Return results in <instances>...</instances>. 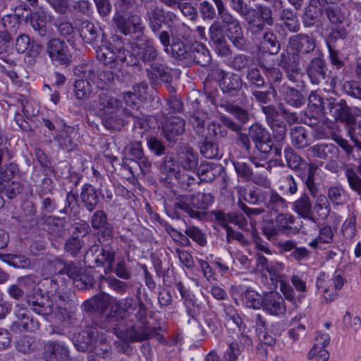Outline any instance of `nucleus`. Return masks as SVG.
Instances as JSON below:
<instances>
[{
    "instance_id": "nucleus-29",
    "label": "nucleus",
    "mask_w": 361,
    "mask_h": 361,
    "mask_svg": "<svg viewBox=\"0 0 361 361\" xmlns=\"http://www.w3.org/2000/svg\"><path fill=\"white\" fill-rule=\"evenodd\" d=\"M242 87L243 80L241 77L233 73H228L219 84L222 92L228 97L238 96Z\"/></svg>"
},
{
    "instance_id": "nucleus-50",
    "label": "nucleus",
    "mask_w": 361,
    "mask_h": 361,
    "mask_svg": "<svg viewBox=\"0 0 361 361\" xmlns=\"http://www.w3.org/2000/svg\"><path fill=\"white\" fill-rule=\"evenodd\" d=\"M47 19V13L43 11H35L32 16L30 23L35 30L37 31L42 36L47 32L46 22Z\"/></svg>"
},
{
    "instance_id": "nucleus-23",
    "label": "nucleus",
    "mask_w": 361,
    "mask_h": 361,
    "mask_svg": "<svg viewBox=\"0 0 361 361\" xmlns=\"http://www.w3.org/2000/svg\"><path fill=\"white\" fill-rule=\"evenodd\" d=\"M212 47L218 56L226 57L231 54V49L217 23H213L209 29Z\"/></svg>"
},
{
    "instance_id": "nucleus-32",
    "label": "nucleus",
    "mask_w": 361,
    "mask_h": 361,
    "mask_svg": "<svg viewBox=\"0 0 361 361\" xmlns=\"http://www.w3.org/2000/svg\"><path fill=\"white\" fill-rule=\"evenodd\" d=\"M334 239V232L331 226L323 225L319 227L317 236L308 243V246L314 250L325 249V245L331 244Z\"/></svg>"
},
{
    "instance_id": "nucleus-53",
    "label": "nucleus",
    "mask_w": 361,
    "mask_h": 361,
    "mask_svg": "<svg viewBox=\"0 0 361 361\" xmlns=\"http://www.w3.org/2000/svg\"><path fill=\"white\" fill-rule=\"evenodd\" d=\"M329 283L330 281L328 279V276L325 273H320L316 280V286L318 290H322L323 292V296L328 301H332L334 300L336 294L334 292L330 291L329 289Z\"/></svg>"
},
{
    "instance_id": "nucleus-43",
    "label": "nucleus",
    "mask_w": 361,
    "mask_h": 361,
    "mask_svg": "<svg viewBox=\"0 0 361 361\" xmlns=\"http://www.w3.org/2000/svg\"><path fill=\"white\" fill-rule=\"evenodd\" d=\"M282 23L278 24L284 27L292 32H296L300 30V24L297 15L291 9H283L281 15Z\"/></svg>"
},
{
    "instance_id": "nucleus-49",
    "label": "nucleus",
    "mask_w": 361,
    "mask_h": 361,
    "mask_svg": "<svg viewBox=\"0 0 361 361\" xmlns=\"http://www.w3.org/2000/svg\"><path fill=\"white\" fill-rule=\"evenodd\" d=\"M214 4L216 6L218 13L220 16L224 30L239 21L226 9L223 0H214Z\"/></svg>"
},
{
    "instance_id": "nucleus-37",
    "label": "nucleus",
    "mask_w": 361,
    "mask_h": 361,
    "mask_svg": "<svg viewBox=\"0 0 361 361\" xmlns=\"http://www.w3.org/2000/svg\"><path fill=\"white\" fill-rule=\"evenodd\" d=\"M90 351H92L99 358L111 359L112 350L111 344L105 336L99 332Z\"/></svg>"
},
{
    "instance_id": "nucleus-54",
    "label": "nucleus",
    "mask_w": 361,
    "mask_h": 361,
    "mask_svg": "<svg viewBox=\"0 0 361 361\" xmlns=\"http://www.w3.org/2000/svg\"><path fill=\"white\" fill-rule=\"evenodd\" d=\"M343 329L350 334H356L361 328V319L347 312L343 318Z\"/></svg>"
},
{
    "instance_id": "nucleus-31",
    "label": "nucleus",
    "mask_w": 361,
    "mask_h": 361,
    "mask_svg": "<svg viewBox=\"0 0 361 361\" xmlns=\"http://www.w3.org/2000/svg\"><path fill=\"white\" fill-rule=\"evenodd\" d=\"M293 210L302 218L317 222V219L312 212V203L307 194H302L293 202Z\"/></svg>"
},
{
    "instance_id": "nucleus-24",
    "label": "nucleus",
    "mask_w": 361,
    "mask_h": 361,
    "mask_svg": "<svg viewBox=\"0 0 361 361\" xmlns=\"http://www.w3.org/2000/svg\"><path fill=\"white\" fill-rule=\"evenodd\" d=\"M183 305L185 309L187 315L190 317L188 323L193 324L196 326L200 332V334L204 335V330L202 325L198 321L197 317L200 312L203 310V305L202 302H199L195 294L190 295V297L183 300Z\"/></svg>"
},
{
    "instance_id": "nucleus-14",
    "label": "nucleus",
    "mask_w": 361,
    "mask_h": 361,
    "mask_svg": "<svg viewBox=\"0 0 361 361\" xmlns=\"http://www.w3.org/2000/svg\"><path fill=\"white\" fill-rule=\"evenodd\" d=\"M15 49L20 54L26 52V60L29 63H32L39 55L41 46L35 41H32L27 35L20 34L15 40Z\"/></svg>"
},
{
    "instance_id": "nucleus-62",
    "label": "nucleus",
    "mask_w": 361,
    "mask_h": 361,
    "mask_svg": "<svg viewBox=\"0 0 361 361\" xmlns=\"http://www.w3.org/2000/svg\"><path fill=\"white\" fill-rule=\"evenodd\" d=\"M272 130L273 137L277 143L283 144L286 137V125L283 121H276L269 125Z\"/></svg>"
},
{
    "instance_id": "nucleus-26",
    "label": "nucleus",
    "mask_w": 361,
    "mask_h": 361,
    "mask_svg": "<svg viewBox=\"0 0 361 361\" xmlns=\"http://www.w3.org/2000/svg\"><path fill=\"white\" fill-rule=\"evenodd\" d=\"M165 138L171 142L185 132V121L180 116H171L166 120L162 128Z\"/></svg>"
},
{
    "instance_id": "nucleus-40",
    "label": "nucleus",
    "mask_w": 361,
    "mask_h": 361,
    "mask_svg": "<svg viewBox=\"0 0 361 361\" xmlns=\"http://www.w3.org/2000/svg\"><path fill=\"white\" fill-rule=\"evenodd\" d=\"M149 328L143 324L132 325L126 329L125 335L130 343L142 342L149 340Z\"/></svg>"
},
{
    "instance_id": "nucleus-21",
    "label": "nucleus",
    "mask_w": 361,
    "mask_h": 361,
    "mask_svg": "<svg viewBox=\"0 0 361 361\" xmlns=\"http://www.w3.org/2000/svg\"><path fill=\"white\" fill-rule=\"evenodd\" d=\"M338 155V147L332 143H317L306 150V157L309 160L312 159H334Z\"/></svg>"
},
{
    "instance_id": "nucleus-9",
    "label": "nucleus",
    "mask_w": 361,
    "mask_h": 361,
    "mask_svg": "<svg viewBox=\"0 0 361 361\" xmlns=\"http://www.w3.org/2000/svg\"><path fill=\"white\" fill-rule=\"evenodd\" d=\"M316 47L315 39L307 34H297L288 39V49L298 59L312 52Z\"/></svg>"
},
{
    "instance_id": "nucleus-4",
    "label": "nucleus",
    "mask_w": 361,
    "mask_h": 361,
    "mask_svg": "<svg viewBox=\"0 0 361 361\" xmlns=\"http://www.w3.org/2000/svg\"><path fill=\"white\" fill-rule=\"evenodd\" d=\"M249 25L251 34L255 37H259L261 33L266 30L265 26L274 24L271 9L265 5H256V8L250 7L243 18Z\"/></svg>"
},
{
    "instance_id": "nucleus-12",
    "label": "nucleus",
    "mask_w": 361,
    "mask_h": 361,
    "mask_svg": "<svg viewBox=\"0 0 361 361\" xmlns=\"http://www.w3.org/2000/svg\"><path fill=\"white\" fill-rule=\"evenodd\" d=\"M114 20L118 29L124 35H130L134 39H138L142 36L143 26L137 15H131L128 18L118 16Z\"/></svg>"
},
{
    "instance_id": "nucleus-25",
    "label": "nucleus",
    "mask_w": 361,
    "mask_h": 361,
    "mask_svg": "<svg viewBox=\"0 0 361 361\" xmlns=\"http://www.w3.org/2000/svg\"><path fill=\"white\" fill-rule=\"evenodd\" d=\"M98 334L99 331L96 328L88 327L75 335L73 343L78 350L90 351Z\"/></svg>"
},
{
    "instance_id": "nucleus-33",
    "label": "nucleus",
    "mask_w": 361,
    "mask_h": 361,
    "mask_svg": "<svg viewBox=\"0 0 361 361\" xmlns=\"http://www.w3.org/2000/svg\"><path fill=\"white\" fill-rule=\"evenodd\" d=\"M224 30L226 36L235 47L240 50L245 49L246 39L239 21Z\"/></svg>"
},
{
    "instance_id": "nucleus-27",
    "label": "nucleus",
    "mask_w": 361,
    "mask_h": 361,
    "mask_svg": "<svg viewBox=\"0 0 361 361\" xmlns=\"http://www.w3.org/2000/svg\"><path fill=\"white\" fill-rule=\"evenodd\" d=\"M188 61H192L197 65L204 67L210 63L212 56L204 44L196 42L189 47Z\"/></svg>"
},
{
    "instance_id": "nucleus-15",
    "label": "nucleus",
    "mask_w": 361,
    "mask_h": 361,
    "mask_svg": "<svg viewBox=\"0 0 361 361\" xmlns=\"http://www.w3.org/2000/svg\"><path fill=\"white\" fill-rule=\"evenodd\" d=\"M146 69L147 76L152 85H157L160 82H168L172 80L171 68L164 62L162 58L150 63Z\"/></svg>"
},
{
    "instance_id": "nucleus-19",
    "label": "nucleus",
    "mask_w": 361,
    "mask_h": 361,
    "mask_svg": "<svg viewBox=\"0 0 361 361\" xmlns=\"http://www.w3.org/2000/svg\"><path fill=\"white\" fill-rule=\"evenodd\" d=\"M15 314L17 320L14 321L11 326L12 331H27L34 332L39 329V322L31 317L26 309L18 308L16 310Z\"/></svg>"
},
{
    "instance_id": "nucleus-30",
    "label": "nucleus",
    "mask_w": 361,
    "mask_h": 361,
    "mask_svg": "<svg viewBox=\"0 0 361 361\" xmlns=\"http://www.w3.org/2000/svg\"><path fill=\"white\" fill-rule=\"evenodd\" d=\"M259 38L261 39L259 49L262 51L271 55L277 54L279 52L281 44L271 29L267 28L264 30Z\"/></svg>"
},
{
    "instance_id": "nucleus-46",
    "label": "nucleus",
    "mask_w": 361,
    "mask_h": 361,
    "mask_svg": "<svg viewBox=\"0 0 361 361\" xmlns=\"http://www.w3.org/2000/svg\"><path fill=\"white\" fill-rule=\"evenodd\" d=\"M169 54L180 61H187L189 56V47L179 39H173L169 47Z\"/></svg>"
},
{
    "instance_id": "nucleus-20",
    "label": "nucleus",
    "mask_w": 361,
    "mask_h": 361,
    "mask_svg": "<svg viewBox=\"0 0 361 361\" xmlns=\"http://www.w3.org/2000/svg\"><path fill=\"white\" fill-rule=\"evenodd\" d=\"M91 226L93 229L99 231L100 235L107 241L111 240L114 227L108 220V216L103 209H95L90 218Z\"/></svg>"
},
{
    "instance_id": "nucleus-8",
    "label": "nucleus",
    "mask_w": 361,
    "mask_h": 361,
    "mask_svg": "<svg viewBox=\"0 0 361 361\" xmlns=\"http://www.w3.org/2000/svg\"><path fill=\"white\" fill-rule=\"evenodd\" d=\"M248 133L255 148L261 154L268 155L273 149V141L267 129L259 123L249 127Z\"/></svg>"
},
{
    "instance_id": "nucleus-45",
    "label": "nucleus",
    "mask_w": 361,
    "mask_h": 361,
    "mask_svg": "<svg viewBox=\"0 0 361 361\" xmlns=\"http://www.w3.org/2000/svg\"><path fill=\"white\" fill-rule=\"evenodd\" d=\"M317 170V165L310 163L308 165L307 171L300 173V178L302 182L305 184L309 192L313 197H315L317 193V187L314 183V175Z\"/></svg>"
},
{
    "instance_id": "nucleus-28",
    "label": "nucleus",
    "mask_w": 361,
    "mask_h": 361,
    "mask_svg": "<svg viewBox=\"0 0 361 361\" xmlns=\"http://www.w3.org/2000/svg\"><path fill=\"white\" fill-rule=\"evenodd\" d=\"M27 303L33 312L44 317L49 315L53 311L52 301L41 294L28 295Z\"/></svg>"
},
{
    "instance_id": "nucleus-3",
    "label": "nucleus",
    "mask_w": 361,
    "mask_h": 361,
    "mask_svg": "<svg viewBox=\"0 0 361 361\" xmlns=\"http://www.w3.org/2000/svg\"><path fill=\"white\" fill-rule=\"evenodd\" d=\"M121 102L108 94L101 92L99 95L98 109L102 116V124L109 130H120L126 123L123 116L126 108L121 109Z\"/></svg>"
},
{
    "instance_id": "nucleus-10",
    "label": "nucleus",
    "mask_w": 361,
    "mask_h": 361,
    "mask_svg": "<svg viewBox=\"0 0 361 361\" xmlns=\"http://www.w3.org/2000/svg\"><path fill=\"white\" fill-rule=\"evenodd\" d=\"M99 242L102 246H92L90 251L86 253L85 259H88L91 255L94 257V267H100L106 264L109 267H111L115 259L114 250L110 245V242L106 240V238H104L102 242L99 240Z\"/></svg>"
},
{
    "instance_id": "nucleus-2",
    "label": "nucleus",
    "mask_w": 361,
    "mask_h": 361,
    "mask_svg": "<svg viewBox=\"0 0 361 361\" xmlns=\"http://www.w3.org/2000/svg\"><path fill=\"white\" fill-rule=\"evenodd\" d=\"M214 202V197L209 192H195L190 195H178L176 197L173 206L167 209L172 219H180L182 212L190 217L201 219L204 213L200 210L207 209Z\"/></svg>"
},
{
    "instance_id": "nucleus-52",
    "label": "nucleus",
    "mask_w": 361,
    "mask_h": 361,
    "mask_svg": "<svg viewBox=\"0 0 361 361\" xmlns=\"http://www.w3.org/2000/svg\"><path fill=\"white\" fill-rule=\"evenodd\" d=\"M92 92V85L84 79H78L74 83V93L77 99L84 100L87 99Z\"/></svg>"
},
{
    "instance_id": "nucleus-59",
    "label": "nucleus",
    "mask_w": 361,
    "mask_h": 361,
    "mask_svg": "<svg viewBox=\"0 0 361 361\" xmlns=\"http://www.w3.org/2000/svg\"><path fill=\"white\" fill-rule=\"evenodd\" d=\"M124 115L133 118V128L142 130V132H139L140 134H142L144 131L147 130L149 125L145 114L141 113L135 114L133 111L128 109L124 111Z\"/></svg>"
},
{
    "instance_id": "nucleus-44",
    "label": "nucleus",
    "mask_w": 361,
    "mask_h": 361,
    "mask_svg": "<svg viewBox=\"0 0 361 361\" xmlns=\"http://www.w3.org/2000/svg\"><path fill=\"white\" fill-rule=\"evenodd\" d=\"M178 165L171 156H166L160 166L161 179L166 181L173 178H177Z\"/></svg>"
},
{
    "instance_id": "nucleus-51",
    "label": "nucleus",
    "mask_w": 361,
    "mask_h": 361,
    "mask_svg": "<svg viewBox=\"0 0 361 361\" xmlns=\"http://www.w3.org/2000/svg\"><path fill=\"white\" fill-rule=\"evenodd\" d=\"M325 15L332 24L342 23L345 20V14L341 8L336 4L326 6L324 9Z\"/></svg>"
},
{
    "instance_id": "nucleus-39",
    "label": "nucleus",
    "mask_w": 361,
    "mask_h": 361,
    "mask_svg": "<svg viewBox=\"0 0 361 361\" xmlns=\"http://www.w3.org/2000/svg\"><path fill=\"white\" fill-rule=\"evenodd\" d=\"M240 300L242 305L247 308L260 310L262 304L263 295H259L257 291L249 288L241 293Z\"/></svg>"
},
{
    "instance_id": "nucleus-6",
    "label": "nucleus",
    "mask_w": 361,
    "mask_h": 361,
    "mask_svg": "<svg viewBox=\"0 0 361 361\" xmlns=\"http://www.w3.org/2000/svg\"><path fill=\"white\" fill-rule=\"evenodd\" d=\"M331 111L334 118L349 128L350 131L361 128V110L357 107H350L345 100L341 99L334 104Z\"/></svg>"
},
{
    "instance_id": "nucleus-36",
    "label": "nucleus",
    "mask_w": 361,
    "mask_h": 361,
    "mask_svg": "<svg viewBox=\"0 0 361 361\" xmlns=\"http://www.w3.org/2000/svg\"><path fill=\"white\" fill-rule=\"evenodd\" d=\"M279 92L283 95L286 104L293 107H300L305 102L300 91L285 84L280 87Z\"/></svg>"
},
{
    "instance_id": "nucleus-57",
    "label": "nucleus",
    "mask_w": 361,
    "mask_h": 361,
    "mask_svg": "<svg viewBox=\"0 0 361 361\" xmlns=\"http://www.w3.org/2000/svg\"><path fill=\"white\" fill-rule=\"evenodd\" d=\"M284 157L286 166L293 170L299 169L303 162V159L290 147L284 149Z\"/></svg>"
},
{
    "instance_id": "nucleus-11",
    "label": "nucleus",
    "mask_w": 361,
    "mask_h": 361,
    "mask_svg": "<svg viewBox=\"0 0 361 361\" xmlns=\"http://www.w3.org/2000/svg\"><path fill=\"white\" fill-rule=\"evenodd\" d=\"M261 309L269 315L284 316L286 312L285 299L276 291L265 292L263 293Z\"/></svg>"
},
{
    "instance_id": "nucleus-58",
    "label": "nucleus",
    "mask_w": 361,
    "mask_h": 361,
    "mask_svg": "<svg viewBox=\"0 0 361 361\" xmlns=\"http://www.w3.org/2000/svg\"><path fill=\"white\" fill-rule=\"evenodd\" d=\"M164 10L155 8L152 11L149 16V27L152 32H157L161 30L164 24Z\"/></svg>"
},
{
    "instance_id": "nucleus-55",
    "label": "nucleus",
    "mask_w": 361,
    "mask_h": 361,
    "mask_svg": "<svg viewBox=\"0 0 361 361\" xmlns=\"http://www.w3.org/2000/svg\"><path fill=\"white\" fill-rule=\"evenodd\" d=\"M233 165L239 178L245 182L251 180L253 171L250 164L242 161H235Z\"/></svg>"
},
{
    "instance_id": "nucleus-5",
    "label": "nucleus",
    "mask_w": 361,
    "mask_h": 361,
    "mask_svg": "<svg viewBox=\"0 0 361 361\" xmlns=\"http://www.w3.org/2000/svg\"><path fill=\"white\" fill-rule=\"evenodd\" d=\"M45 52L56 67H68L72 61V54L66 42L54 37L46 43Z\"/></svg>"
},
{
    "instance_id": "nucleus-16",
    "label": "nucleus",
    "mask_w": 361,
    "mask_h": 361,
    "mask_svg": "<svg viewBox=\"0 0 361 361\" xmlns=\"http://www.w3.org/2000/svg\"><path fill=\"white\" fill-rule=\"evenodd\" d=\"M69 349L63 341H49L44 345L42 357L46 361H67Z\"/></svg>"
},
{
    "instance_id": "nucleus-63",
    "label": "nucleus",
    "mask_w": 361,
    "mask_h": 361,
    "mask_svg": "<svg viewBox=\"0 0 361 361\" xmlns=\"http://www.w3.org/2000/svg\"><path fill=\"white\" fill-rule=\"evenodd\" d=\"M345 176L350 188L356 192L361 198V178L357 176L356 171L352 168H347L345 169Z\"/></svg>"
},
{
    "instance_id": "nucleus-64",
    "label": "nucleus",
    "mask_w": 361,
    "mask_h": 361,
    "mask_svg": "<svg viewBox=\"0 0 361 361\" xmlns=\"http://www.w3.org/2000/svg\"><path fill=\"white\" fill-rule=\"evenodd\" d=\"M246 78L252 87L261 88L264 85V78L257 68L248 69Z\"/></svg>"
},
{
    "instance_id": "nucleus-13",
    "label": "nucleus",
    "mask_w": 361,
    "mask_h": 361,
    "mask_svg": "<svg viewBox=\"0 0 361 361\" xmlns=\"http://www.w3.org/2000/svg\"><path fill=\"white\" fill-rule=\"evenodd\" d=\"M79 33L83 42L95 47V51L103 42H112V36L109 41L104 40L102 30L88 20L82 21L79 27Z\"/></svg>"
},
{
    "instance_id": "nucleus-48",
    "label": "nucleus",
    "mask_w": 361,
    "mask_h": 361,
    "mask_svg": "<svg viewBox=\"0 0 361 361\" xmlns=\"http://www.w3.org/2000/svg\"><path fill=\"white\" fill-rule=\"evenodd\" d=\"M279 65L283 68L286 78L290 81L298 82L300 80L302 73L300 72L298 65L295 63L284 61L283 59H281Z\"/></svg>"
},
{
    "instance_id": "nucleus-38",
    "label": "nucleus",
    "mask_w": 361,
    "mask_h": 361,
    "mask_svg": "<svg viewBox=\"0 0 361 361\" xmlns=\"http://www.w3.org/2000/svg\"><path fill=\"white\" fill-rule=\"evenodd\" d=\"M178 161L185 171H195L198 165V154L190 147H185L178 154Z\"/></svg>"
},
{
    "instance_id": "nucleus-56",
    "label": "nucleus",
    "mask_w": 361,
    "mask_h": 361,
    "mask_svg": "<svg viewBox=\"0 0 361 361\" xmlns=\"http://www.w3.org/2000/svg\"><path fill=\"white\" fill-rule=\"evenodd\" d=\"M279 189L283 191L284 194L294 195L298 191V185L293 176L290 174L282 176L279 180Z\"/></svg>"
},
{
    "instance_id": "nucleus-61",
    "label": "nucleus",
    "mask_w": 361,
    "mask_h": 361,
    "mask_svg": "<svg viewBox=\"0 0 361 361\" xmlns=\"http://www.w3.org/2000/svg\"><path fill=\"white\" fill-rule=\"evenodd\" d=\"M200 152L203 157L209 159L221 157L217 145L209 140H204L200 147Z\"/></svg>"
},
{
    "instance_id": "nucleus-34",
    "label": "nucleus",
    "mask_w": 361,
    "mask_h": 361,
    "mask_svg": "<svg viewBox=\"0 0 361 361\" xmlns=\"http://www.w3.org/2000/svg\"><path fill=\"white\" fill-rule=\"evenodd\" d=\"M263 195V202L269 210L279 212L287 207L286 200L276 191L265 190Z\"/></svg>"
},
{
    "instance_id": "nucleus-1",
    "label": "nucleus",
    "mask_w": 361,
    "mask_h": 361,
    "mask_svg": "<svg viewBox=\"0 0 361 361\" xmlns=\"http://www.w3.org/2000/svg\"><path fill=\"white\" fill-rule=\"evenodd\" d=\"M112 42H103L96 51L99 61L111 68L119 65L138 66L140 62L149 65L161 58V53L152 38H147L142 42L133 47V52L124 47L121 37L114 35Z\"/></svg>"
},
{
    "instance_id": "nucleus-18",
    "label": "nucleus",
    "mask_w": 361,
    "mask_h": 361,
    "mask_svg": "<svg viewBox=\"0 0 361 361\" xmlns=\"http://www.w3.org/2000/svg\"><path fill=\"white\" fill-rule=\"evenodd\" d=\"M275 224L278 226L279 233L286 236L298 234L302 227V222L297 221L290 213L279 214L275 218Z\"/></svg>"
},
{
    "instance_id": "nucleus-47",
    "label": "nucleus",
    "mask_w": 361,
    "mask_h": 361,
    "mask_svg": "<svg viewBox=\"0 0 361 361\" xmlns=\"http://www.w3.org/2000/svg\"><path fill=\"white\" fill-rule=\"evenodd\" d=\"M292 144L298 149H302L308 145L307 135L302 126H296L290 130Z\"/></svg>"
},
{
    "instance_id": "nucleus-22",
    "label": "nucleus",
    "mask_w": 361,
    "mask_h": 361,
    "mask_svg": "<svg viewBox=\"0 0 361 361\" xmlns=\"http://www.w3.org/2000/svg\"><path fill=\"white\" fill-rule=\"evenodd\" d=\"M326 63L322 56L312 59L306 68V73L311 83L317 85L326 79Z\"/></svg>"
},
{
    "instance_id": "nucleus-35",
    "label": "nucleus",
    "mask_w": 361,
    "mask_h": 361,
    "mask_svg": "<svg viewBox=\"0 0 361 361\" xmlns=\"http://www.w3.org/2000/svg\"><path fill=\"white\" fill-rule=\"evenodd\" d=\"M120 306L127 312L137 311L136 316L138 318L141 319L147 315V307L140 296L137 295L135 299L126 298L120 302Z\"/></svg>"
},
{
    "instance_id": "nucleus-17",
    "label": "nucleus",
    "mask_w": 361,
    "mask_h": 361,
    "mask_svg": "<svg viewBox=\"0 0 361 361\" xmlns=\"http://www.w3.org/2000/svg\"><path fill=\"white\" fill-rule=\"evenodd\" d=\"M104 196L103 192H97V188L89 183H85L81 186L79 195L83 208L89 213L98 208L100 197L103 198Z\"/></svg>"
},
{
    "instance_id": "nucleus-41",
    "label": "nucleus",
    "mask_w": 361,
    "mask_h": 361,
    "mask_svg": "<svg viewBox=\"0 0 361 361\" xmlns=\"http://www.w3.org/2000/svg\"><path fill=\"white\" fill-rule=\"evenodd\" d=\"M327 199L334 207L343 206L348 202V195L341 185L330 186L327 190Z\"/></svg>"
},
{
    "instance_id": "nucleus-42",
    "label": "nucleus",
    "mask_w": 361,
    "mask_h": 361,
    "mask_svg": "<svg viewBox=\"0 0 361 361\" xmlns=\"http://www.w3.org/2000/svg\"><path fill=\"white\" fill-rule=\"evenodd\" d=\"M220 107L231 114L241 125L245 124L249 121L248 111L237 104L228 101H222Z\"/></svg>"
},
{
    "instance_id": "nucleus-60",
    "label": "nucleus",
    "mask_w": 361,
    "mask_h": 361,
    "mask_svg": "<svg viewBox=\"0 0 361 361\" xmlns=\"http://www.w3.org/2000/svg\"><path fill=\"white\" fill-rule=\"evenodd\" d=\"M314 209L322 219H326L330 214V203L325 195H319L317 197Z\"/></svg>"
},
{
    "instance_id": "nucleus-7",
    "label": "nucleus",
    "mask_w": 361,
    "mask_h": 361,
    "mask_svg": "<svg viewBox=\"0 0 361 361\" xmlns=\"http://www.w3.org/2000/svg\"><path fill=\"white\" fill-rule=\"evenodd\" d=\"M290 286L288 282L280 281V290L285 298L296 303L300 298L305 297L307 292V277L303 274H293L290 277Z\"/></svg>"
}]
</instances>
